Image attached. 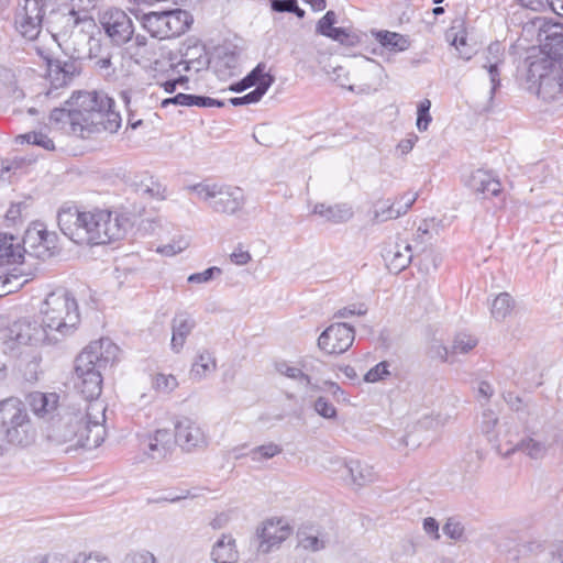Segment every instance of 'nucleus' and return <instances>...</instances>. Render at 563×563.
<instances>
[{"label":"nucleus","instance_id":"obj_1","mask_svg":"<svg viewBox=\"0 0 563 563\" xmlns=\"http://www.w3.org/2000/svg\"><path fill=\"white\" fill-rule=\"evenodd\" d=\"M68 108H55L49 122L65 129L69 135L92 139L102 132L115 133L121 126V115L115 102L103 90H76L66 100Z\"/></svg>","mask_w":563,"mask_h":563},{"label":"nucleus","instance_id":"obj_2","mask_svg":"<svg viewBox=\"0 0 563 563\" xmlns=\"http://www.w3.org/2000/svg\"><path fill=\"white\" fill-rule=\"evenodd\" d=\"M57 223L63 234L76 244L103 245L124 238L129 218L110 209L80 211L64 206L57 213Z\"/></svg>","mask_w":563,"mask_h":563},{"label":"nucleus","instance_id":"obj_3","mask_svg":"<svg viewBox=\"0 0 563 563\" xmlns=\"http://www.w3.org/2000/svg\"><path fill=\"white\" fill-rule=\"evenodd\" d=\"M106 410L103 400H95L82 408L67 410L51 427L47 438L57 445L71 443L66 451L77 448L95 449L106 437Z\"/></svg>","mask_w":563,"mask_h":563},{"label":"nucleus","instance_id":"obj_4","mask_svg":"<svg viewBox=\"0 0 563 563\" xmlns=\"http://www.w3.org/2000/svg\"><path fill=\"white\" fill-rule=\"evenodd\" d=\"M544 33L541 44L544 57L531 63L529 71L538 77V96L551 102L563 99V23L547 25Z\"/></svg>","mask_w":563,"mask_h":563},{"label":"nucleus","instance_id":"obj_5","mask_svg":"<svg viewBox=\"0 0 563 563\" xmlns=\"http://www.w3.org/2000/svg\"><path fill=\"white\" fill-rule=\"evenodd\" d=\"M119 347L110 339L91 342L76 358V388L85 397V405L100 400L102 389L101 371L112 365Z\"/></svg>","mask_w":563,"mask_h":563},{"label":"nucleus","instance_id":"obj_6","mask_svg":"<svg viewBox=\"0 0 563 563\" xmlns=\"http://www.w3.org/2000/svg\"><path fill=\"white\" fill-rule=\"evenodd\" d=\"M41 316L52 343H59L71 335L80 322L78 303L65 288H57L46 296L41 307Z\"/></svg>","mask_w":563,"mask_h":563},{"label":"nucleus","instance_id":"obj_7","mask_svg":"<svg viewBox=\"0 0 563 563\" xmlns=\"http://www.w3.org/2000/svg\"><path fill=\"white\" fill-rule=\"evenodd\" d=\"M185 189L195 192L200 201L217 213L236 214L246 202L244 191L231 185L202 181L188 185Z\"/></svg>","mask_w":563,"mask_h":563},{"label":"nucleus","instance_id":"obj_8","mask_svg":"<svg viewBox=\"0 0 563 563\" xmlns=\"http://www.w3.org/2000/svg\"><path fill=\"white\" fill-rule=\"evenodd\" d=\"M0 431L10 444L26 446L32 442L31 419L21 399L9 397L0 400Z\"/></svg>","mask_w":563,"mask_h":563},{"label":"nucleus","instance_id":"obj_9","mask_svg":"<svg viewBox=\"0 0 563 563\" xmlns=\"http://www.w3.org/2000/svg\"><path fill=\"white\" fill-rule=\"evenodd\" d=\"M343 71V67L334 68L333 74L335 76L333 77V80L336 81L339 86L347 88L350 91L356 92L358 95H369L374 91H377L378 87L383 82L384 68L379 63L371 58L362 59L361 76L364 82L360 85L347 86V78L344 74H342Z\"/></svg>","mask_w":563,"mask_h":563},{"label":"nucleus","instance_id":"obj_10","mask_svg":"<svg viewBox=\"0 0 563 563\" xmlns=\"http://www.w3.org/2000/svg\"><path fill=\"white\" fill-rule=\"evenodd\" d=\"M100 25L111 43L122 46L132 40L134 25L132 19L121 9L111 8L99 16Z\"/></svg>","mask_w":563,"mask_h":563},{"label":"nucleus","instance_id":"obj_11","mask_svg":"<svg viewBox=\"0 0 563 563\" xmlns=\"http://www.w3.org/2000/svg\"><path fill=\"white\" fill-rule=\"evenodd\" d=\"M46 5L37 0H24V5L15 14L14 24L16 31L26 40L34 41L38 37Z\"/></svg>","mask_w":563,"mask_h":563},{"label":"nucleus","instance_id":"obj_12","mask_svg":"<svg viewBox=\"0 0 563 563\" xmlns=\"http://www.w3.org/2000/svg\"><path fill=\"white\" fill-rule=\"evenodd\" d=\"M175 442L185 452L205 450L209 444V439L201 426L184 417L175 423Z\"/></svg>","mask_w":563,"mask_h":563},{"label":"nucleus","instance_id":"obj_13","mask_svg":"<svg viewBox=\"0 0 563 563\" xmlns=\"http://www.w3.org/2000/svg\"><path fill=\"white\" fill-rule=\"evenodd\" d=\"M355 338V331L344 322L329 325L319 336V347L328 354H341L349 350Z\"/></svg>","mask_w":563,"mask_h":563},{"label":"nucleus","instance_id":"obj_14","mask_svg":"<svg viewBox=\"0 0 563 563\" xmlns=\"http://www.w3.org/2000/svg\"><path fill=\"white\" fill-rule=\"evenodd\" d=\"M9 338L20 344H53L51 334L43 321L41 323L29 319H22L12 323L9 328Z\"/></svg>","mask_w":563,"mask_h":563},{"label":"nucleus","instance_id":"obj_15","mask_svg":"<svg viewBox=\"0 0 563 563\" xmlns=\"http://www.w3.org/2000/svg\"><path fill=\"white\" fill-rule=\"evenodd\" d=\"M289 525L282 518L267 519L257 529V536L261 539L258 552L269 553L274 548L279 547L290 536Z\"/></svg>","mask_w":563,"mask_h":563},{"label":"nucleus","instance_id":"obj_16","mask_svg":"<svg viewBox=\"0 0 563 563\" xmlns=\"http://www.w3.org/2000/svg\"><path fill=\"white\" fill-rule=\"evenodd\" d=\"M556 435L550 441L537 432H530L525 435L517 444L508 449L504 455L507 457L515 452H522L527 457L533 461H542L549 454L555 442Z\"/></svg>","mask_w":563,"mask_h":563},{"label":"nucleus","instance_id":"obj_17","mask_svg":"<svg viewBox=\"0 0 563 563\" xmlns=\"http://www.w3.org/2000/svg\"><path fill=\"white\" fill-rule=\"evenodd\" d=\"M120 96L128 111V128L133 130L143 124V119L139 115V107L148 106V108H154L158 101L153 93L148 95L141 90H124L121 91Z\"/></svg>","mask_w":563,"mask_h":563},{"label":"nucleus","instance_id":"obj_18","mask_svg":"<svg viewBox=\"0 0 563 563\" xmlns=\"http://www.w3.org/2000/svg\"><path fill=\"white\" fill-rule=\"evenodd\" d=\"M175 444L174 434L168 429H158L146 437L144 451L152 460L162 461L173 452Z\"/></svg>","mask_w":563,"mask_h":563},{"label":"nucleus","instance_id":"obj_19","mask_svg":"<svg viewBox=\"0 0 563 563\" xmlns=\"http://www.w3.org/2000/svg\"><path fill=\"white\" fill-rule=\"evenodd\" d=\"M80 73L79 64L76 60L49 59L47 64V76L54 88L69 85Z\"/></svg>","mask_w":563,"mask_h":563},{"label":"nucleus","instance_id":"obj_20","mask_svg":"<svg viewBox=\"0 0 563 563\" xmlns=\"http://www.w3.org/2000/svg\"><path fill=\"white\" fill-rule=\"evenodd\" d=\"M26 402L35 417L51 420L59 406V395L56 393L33 391L26 396Z\"/></svg>","mask_w":563,"mask_h":563},{"label":"nucleus","instance_id":"obj_21","mask_svg":"<svg viewBox=\"0 0 563 563\" xmlns=\"http://www.w3.org/2000/svg\"><path fill=\"white\" fill-rule=\"evenodd\" d=\"M196 327V321L191 314L186 311L177 312L170 322L172 340L170 347L175 353H179L192 330Z\"/></svg>","mask_w":563,"mask_h":563},{"label":"nucleus","instance_id":"obj_22","mask_svg":"<svg viewBox=\"0 0 563 563\" xmlns=\"http://www.w3.org/2000/svg\"><path fill=\"white\" fill-rule=\"evenodd\" d=\"M484 58L485 60L482 66L488 71L489 79L492 82L490 98H493L496 90L500 86L499 66L504 64L505 60V47L500 42L492 43L487 47Z\"/></svg>","mask_w":563,"mask_h":563},{"label":"nucleus","instance_id":"obj_23","mask_svg":"<svg viewBox=\"0 0 563 563\" xmlns=\"http://www.w3.org/2000/svg\"><path fill=\"white\" fill-rule=\"evenodd\" d=\"M413 254L411 245L406 241H397L384 253V260L389 272L398 274L409 266Z\"/></svg>","mask_w":563,"mask_h":563},{"label":"nucleus","instance_id":"obj_24","mask_svg":"<svg viewBox=\"0 0 563 563\" xmlns=\"http://www.w3.org/2000/svg\"><path fill=\"white\" fill-rule=\"evenodd\" d=\"M22 242L32 250L34 256L44 257L46 254L51 255L49 250L55 247V235L46 230L30 229L26 230Z\"/></svg>","mask_w":563,"mask_h":563},{"label":"nucleus","instance_id":"obj_25","mask_svg":"<svg viewBox=\"0 0 563 563\" xmlns=\"http://www.w3.org/2000/svg\"><path fill=\"white\" fill-rule=\"evenodd\" d=\"M311 212L333 224L347 222L354 216L353 208L349 203L327 205L320 202L313 206Z\"/></svg>","mask_w":563,"mask_h":563},{"label":"nucleus","instance_id":"obj_26","mask_svg":"<svg viewBox=\"0 0 563 563\" xmlns=\"http://www.w3.org/2000/svg\"><path fill=\"white\" fill-rule=\"evenodd\" d=\"M27 245H21L20 239L8 233H0V265L20 263L27 252Z\"/></svg>","mask_w":563,"mask_h":563},{"label":"nucleus","instance_id":"obj_27","mask_svg":"<svg viewBox=\"0 0 563 563\" xmlns=\"http://www.w3.org/2000/svg\"><path fill=\"white\" fill-rule=\"evenodd\" d=\"M210 556L214 563H236L239 551L232 534H222L213 544Z\"/></svg>","mask_w":563,"mask_h":563},{"label":"nucleus","instance_id":"obj_28","mask_svg":"<svg viewBox=\"0 0 563 563\" xmlns=\"http://www.w3.org/2000/svg\"><path fill=\"white\" fill-rule=\"evenodd\" d=\"M470 187L484 197H494L501 191L500 181L490 173L482 169L474 172L470 179Z\"/></svg>","mask_w":563,"mask_h":563},{"label":"nucleus","instance_id":"obj_29","mask_svg":"<svg viewBox=\"0 0 563 563\" xmlns=\"http://www.w3.org/2000/svg\"><path fill=\"white\" fill-rule=\"evenodd\" d=\"M192 23V16L186 10L175 9L166 11V38L184 34Z\"/></svg>","mask_w":563,"mask_h":563},{"label":"nucleus","instance_id":"obj_30","mask_svg":"<svg viewBox=\"0 0 563 563\" xmlns=\"http://www.w3.org/2000/svg\"><path fill=\"white\" fill-rule=\"evenodd\" d=\"M265 70L266 65L264 63L257 64V66L252 69L242 80L231 85L229 89L233 92H242L253 86L256 88L260 84L265 82L268 78L275 80V77Z\"/></svg>","mask_w":563,"mask_h":563},{"label":"nucleus","instance_id":"obj_31","mask_svg":"<svg viewBox=\"0 0 563 563\" xmlns=\"http://www.w3.org/2000/svg\"><path fill=\"white\" fill-rule=\"evenodd\" d=\"M217 369V360L211 352L203 350L198 353L192 366L191 375L197 379H202Z\"/></svg>","mask_w":563,"mask_h":563},{"label":"nucleus","instance_id":"obj_32","mask_svg":"<svg viewBox=\"0 0 563 563\" xmlns=\"http://www.w3.org/2000/svg\"><path fill=\"white\" fill-rule=\"evenodd\" d=\"M143 26L153 37L166 38V11L150 12L143 16Z\"/></svg>","mask_w":563,"mask_h":563},{"label":"nucleus","instance_id":"obj_33","mask_svg":"<svg viewBox=\"0 0 563 563\" xmlns=\"http://www.w3.org/2000/svg\"><path fill=\"white\" fill-rule=\"evenodd\" d=\"M375 37L382 46L394 52H404L410 45V42L406 36L396 32L378 31L375 33Z\"/></svg>","mask_w":563,"mask_h":563},{"label":"nucleus","instance_id":"obj_34","mask_svg":"<svg viewBox=\"0 0 563 563\" xmlns=\"http://www.w3.org/2000/svg\"><path fill=\"white\" fill-rule=\"evenodd\" d=\"M347 472H352V478L350 485L362 487L373 482L375 474L373 468L358 460H351V466Z\"/></svg>","mask_w":563,"mask_h":563},{"label":"nucleus","instance_id":"obj_35","mask_svg":"<svg viewBox=\"0 0 563 563\" xmlns=\"http://www.w3.org/2000/svg\"><path fill=\"white\" fill-rule=\"evenodd\" d=\"M135 191L141 197L164 200L166 198V187L152 176L145 180L135 184Z\"/></svg>","mask_w":563,"mask_h":563},{"label":"nucleus","instance_id":"obj_36","mask_svg":"<svg viewBox=\"0 0 563 563\" xmlns=\"http://www.w3.org/2000/svg\"><path fill=\"white\" fill-rule=\"evenodd\" d=\"M239 62V53L231 45L220 46L216 49V67L218 70L234 69Z\"/></svg>","mask_w":563,"mask_h":563},{"label":"nucleus","instance_id":"obj_37","mask_svg":"<svg viewBox=\"0 0 563 563\" xmlns=\"http://www.w3.org/2000/svg\"><path fill=\"white\" fill-rule=\"evenodd\" d=\"M27 282V276L14 267L11 272L0 277V290L4 294L14 292Z\"/></svg>","mask_w":563,"mask_h":563},{"label":"nucleus","instance_id":"obj_38","mask_svg":"<svg viewBox=\"0 0 563 563\" xmlns=\"http://www.w3.org/2000/svg\"><path fill=\"white\" fill-rule=\"evenodd\" d=\"M273 84L274 79L268 78L266 79L265 82L260 84L254 90L246 93L245 96L234 97L231 98L229 101L234 107L258 102Z\"/></svg>","mask_w":563,"mask_h":563},{"label":"nucleus","instance_id":"obj_39","mask_svg":"<svg viewBox=\"0 0 563 563\" xmlns=\"http://www.w3.org/2000/svg\"><path fill=\"white\" fill-rule=\"evenodd\" d=\"M89 57L100 70H108L112 66L111 54L101 52L99 40L92 37L89 40Z\"/></svg>","mask_w":563,"mask_h":563},{"label":"nucleus","instance_id":"obj_40","mask_svg":"<svg viewBox=\"0 0 563 563\" xmlns=\"http://www.w3.org/2000/svg\"><path fill=\"white\" fill-rule=\"evenodd\" d=\"M477 343L478 340L475 336L464 332L457 333L450 347L451 356L453 357L457 354H467L477 345Z\"/></svg>","mask_w":563,"mask_h":563},{"label":"nucleus","instance_id":"obj_41","mask_svg":"<svg viewBox=\"0 0 563 563\" xmlns=\"http://www.w3.org/2000/svg\"><path fill=\"white\" fill-rule=\"evenodd\" d=\"M514 300L507 292L499 294L492 303V316L496 320H504L512 310Z\"/></svg>","mask_w":563,"mask_h":563},{"label":"nucleus","instance_id":"obj_42","mask_svg":"<svg viewBox=\"0 0 563 563\" xmlns=\"http://www.w3.org/2000/svg\"><path fill=\"white\" fill-rule=\"evenodd\" d=\"M276 371L291 379L299 382L306 386H311L310 377L302 373V371L296 366L290 365L289 363L282 361L276 363Z\"/></svg>","mask_w":563,"mask_h":563},{"label":"nucleus","instance_id":"obj_43","mask_svg":"<svg viewBox=\"0 0 563 563\" xmlns=\"http://www.w3.org/2000/svg\"><path fill=\"white\" fill-rule=\"evenodd\" d=\"M399 218V210H396L395 203L387 201H378L375 205L373 220L376 222H385Z\"/></svg>","mask_w":563,"mask_h":563},{"label":"nucleus","instance_id":"obj_44","mask_svg":"<svg viewBox=\"0 0 563 563\" xmlns=\"http://www.w3.org/2000/svg\"><path fill=\"white\" fill-rule=\"evenodd\" d=\"M282 451L283 449L278 444L271 442L252 449L249 455L253 461L258 462L262 460L272 459L282 453Z\"/></svg>","mask_w":563,"mask_h":563},{"label":"nucleus","instance_id":"obj_45","mask_svg":"<svg viewBox=\"0 0 563 563\" xmlns=\"http://www.w3.org/2000/svg\"><path fill=\"white\" fill-rule=\"evenodd\" d=\"M298 545L308 551H320L325 548V540L312 533L299 532Z\"/></svg>","mask_w":563,"mask_h":563},{"label":"nucleus","instance_id":"obj_46","mask_svg":"<svg viewBox=\"0 0 563 563\" xmlns=\"http://www.w3.org/2000/svg\"><path fill=\"white\" fill-rule=\"evenodd\" d=\"M427 355L431 360H439L441 362L450 361L451 349L446 347L440 340L433 339L429 343Z\"/></svg>","mask_w":563,"mask_h":563},{"label":"nucleus","instance_id":"obj_47","mask_svg":"<svg viewBox=\"0 0 563 563\" xmlns=\"http://www.w3.org/2000/svg\"><path fill=\"white\" fill-rule=\"evenodd\" d=\"M20 372L26 382H36L40 374V361L37 357L34 356L29 361H22L20 364Z\"/></svg>","mask_w":563,"mask_h":563},{"label":"nucleus","instance_id":"obj_48","mask_svg":"<svg viewBox=\"0 0 563 563\" xmlns=\"http://www.w3.org/2000/svg\"><path fill=\"white\" fill-rule=\"evenodd\" d=\"M152 384L153 387L161 393H169L178 385L175 376L165 374H156Z\"/></svg>","mask_w":563,"mask_h":563},{"label":"nucleus","instance_id":"obj_49","mask_svg":"<svg viewBox=\"0 0 563 563\" xmlns=\"http://www.w3.org/2000/svg\"><path fill=\"white\" fill-rule=\"evenodd\" d=\"M331 31V33H327V36L336 42H340L343 45L353 46L356 43H358V36L354 33L349 32L346 29L335 27L334 30Z\"/></svg>","mask_w":563,"mask_h":563},{"label":"nucleus","instance_id":"obj_50","mask_svg":"<svg viewBox=\"0 0 563 563\" xmlns=\"http://www.w3.org/2000/svg\"><path fill=\"white\" fill-rule=\"evenodd\" d=\"M430 108L431 101L429 99H423L418 104L417 126L419 130H427L428 124L431 122Z\"/></svg>","mask_w":563,"mask_h":563},{"label":"nucleus","instance_id":"obj_51","mask_svg":"<svg viewBox=\"0 0 563 563\" xmlns=\"http://www.w3.org/2000/svg\"><path fill=\"white\" fill-rule=\"evenodd\" d=\"M442 529L443 533L452 540H461L464 536V526L455 518H449Z\"/></svg>","mask_w":563,"mask_h":563},{"label":"nucleus","instance_id":"obj_52","mask_svg":"<svg viewBox=\"0 0 563 563\" xmlns=\"http://www.w3.org/2000/svg\"><path fill=\"white\" fill-rule=\"evenodd\" d=\"M418 192H405L401 196H399L395 203L396 210H399V217L406 214L408 210L412 207V205L418 199Z\"/></svg>","mask_w":563,"mask_h":563},{"label":"nucleus","instance_id":"obj_53","mask_svg":"<svg viewBox=\"0 0 563 563\" xmlns=\"http://www.w3.org/2000/svg\"><path fill=\"white\" fill-rule=\"evenodd\" d=\"M313 408L318 415L325 419H332L336 417L335 407L324 397H319L314 401Z\"/></svg>","mask_w":563,"mask_h":563},{"label":"nucleus","instance_id":"obj_54","mask_svg":"<svg viewBox=\"0 0 563 563\" xmlns=\"http://www.w3.org/2000/svg\"><path fill=\"white\" fill-rule=\"evenodd\" d=\"M332 465V471L338 474V476L343 479L346 484L350 485L352 478V472H347V468L351 466V460L349 462L334 459L330 460Z\"/></svg>","mask_w":563,"mask_h":563},{"label":"nucleus","instance_id":"obj_55","mask_svg":"<svg viewBox=\"0 0 563 563\" xmlns=\"http://www.w3.org/2000/svg\"><path fill=\"white\" fill-rule=\"evenodd\" d=\"M336 22V15L333 11H328L318 22L317 32L327 36V33H331L334 30Z\"/></svg>","mask_w":563,"mask_h":563},{"label":"nucleus","instance_id":"obj_56","mask_svg":"<svg viewBox=\"0 0 563 563\" xmlns=\"http://www.w3.org/2000/svg\"><path fill=\"white\" fill-rule=\"evenodd\" d=\"M388 374V364L380 362L365 374L364 379L368 383H375L383 379Z\"/></svg>","mask_w":563,"mask_h":563},{"label":"nucleus","instance_id":"obj_57","mask_svg":"<svg viewBox=\"0 0 563 563\" xmlns=\"http://www.w3.org/2000/svg\"><path fill=\"white\" fill-rule=\"evenodd\" d=\"M220 274H221V269L219 267L213 266V267L207 268L206 271H203L201 273L191 274L188 277V282L197 283V284L208 283L212 278H214V276H218Z\"/></svg>","mask_w":563,"mask_h":563},{"label":"nucleus","instance_id":"obj_58","mask_svg":"<svg viewBox=\"0 0 563 563\" xmlns=\"http://www.w3.org/2000/svg\"><path fill=\"white\" fill-rule=\"evenodd\" d=\"M190 497V493L189 490H185L184 494L181 495H176V494H173V493H167V494H163V495H158L156 497H153V498H148L147 499V503L148 504H162V503H178L180 500H184L186 498Z\"/></svg>","mask_w":563,"mask_h":563},{"label":"nucleus","instance_id":"obj_59","mask_svg":"<svg viewBox=\"0 0 563 563\" xmlns=\"http://www.w3.org/2000/svg\"><path fill=\"white\" fill-rule=\"evenodd\" d=\"M34 145L43 147L48 152H59L69 156H79L84 154V151L78 147H57L55 143H33Z\"/></svg>","mask_w":563,"mask_h":563},{"label":"nucleus","instance_id":"obj_60","mask_svg":"<svg viewBox=\"0 0 563 563\" xmlns=\"http://www.w3.org/2000/svg\"><path fill=\"white\" fill-rule=\"evenodd\" d=\"M367 312V307L364 303L351 305L344 307L335 313V317L346 319L352 316H364Z\"/></svg>","mask_w":563,"mask_h":563},{"label":"nucleus","instance_id":"obj_61","mask_svg":"<svg viewBox=\"0 0 563 563\" xmlns=\"http://www.w3.org/2000/svg\"><path fill=\"white\" fill-rule=\"evenodd\" d=\"M271 9L275 12H292L297 9V0H269Z\"/></svg>","mask_w":563,"mask_h":563},{"label":"nucleus","instance_id":"obj_62","mask_svg":"<svg viewBox=\"0 0 563 563\" xmlns=\"http://www.w3.org/2000/svg\"><path fill=\"white\" fill-rule=\"evenodd\" d=\"M498 422V418L493 411H485L481 423L482 431L485 434H490Z\"/></svg>","mask_w":563,"mask_h":563},{"label":"nucleus","instance_id":"obj_63","mask_svg":"<svg viewBox=\"0 0 563 563\" xmlns=\"http://www.w3.org/2000/svg\"><path fill=\"white\" fill-rule=\"evenodd\" d=\"M503 397L509 408L516 412L521 411L527 406L523 404L522 398L512 391L504 393Z\"/></svg>","mask_w":563,"mask_h":563},{"label":"nucleus","instance_id":"obj_64","mask_svg":"<svg viewBox=\"0 0 563 563\" xmlns=\"http://www.w3.org/2000/svg\"><path fill=\"white\" fill-rule=\"evenodd\" d=\"M446 422V418H442L441 416H426L419 420V428H438L443 426Z\"/></svg>","mask_w":563,"mask_h":563}]
</instances>
